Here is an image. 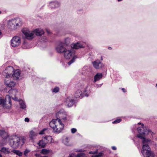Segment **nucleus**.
Listing matches in <instances>:
<instances>
[{"label": "nucleus", "instance_id": "f257e3e1", "mask_svg": "<svg viewBox=\"0 0 157 157\" xmlns=\"http://www.w3.org/2000/svg\"><path fill=\"white\" fill-rule=\"evenodd\" d=\"M137 137L143 140V145L141 152L144 157H155L154 153L151 151L149 146L151 140L141 136V135H138Z\"/></svg>", "mask_w": 157, "mask_h": 157}, {"label": "nucleus", "instance_id": "f03ea898", "mask_svg": "<svg viewBox=\"0 0 157 157\" xmlns=\"http://www.w3.org/2000/svg\"><path fill=\"white\" fill-rule=\"evenodd\" d=\"M60 119H53L50 122L49 125L55 133H59L63 129L64 125Z\"/></svg>", "mask_w": 157, "mask_h": 157}, {"label": "nucleus", "instance_id": "7ed1b4c3", "mask_svg": "<svg viewBox=\"0 0 157 157\" xmlns=\"http://www.w3.org/2000/svg\"><path fill=\"white\" fill-rule=\"evenodd\" d=\"M90 93V89L87 85L81 86L75 92L74 96L76 98H82L84 96H88Z\"/></svg>", "mask_w": 157, "mask_h": 157}, {"label": "nucleus", "instance_id": "20e7f679", "mask_svg": "<svg viewBox=\"0 0 157 157\" xmlns=\"http://www.w3.org/2000/svg\"><path fill=\"white\" fill-rule=\"evenodd\" d=\"M56 117L57 119H60L62 123L65 124L71 120V116L68 114L63 109H61L56 113Z\"/></svg>", "mask_w": 157, "mask_h": 157}, {"label": "nucleus", "instance_id": "39448f33", "mask_svg": "<svg viewBox=\"0 0 157 157\" xmlns=\"http://www.w3.org/2000/svg\"><path fill=\"white\" fill-rule=\"evenodd\" d=\"M22 22L20 18H16L10 20L8 21V27L11 30H14L21 25Z\"/></svg>", "mask_w": 157, "mask_h": 157}, {"label": "nucleus", "instance_id": "423d86ee", "mask_svg": "<svg viewBox=\"0 0 157 157\" xmlns=\"http://www.w3.org/2000/svg\"><path fill=\"white\" fill-rule=\"evenodd\" d=\"M25 139L24 137H16L10 140V144L12 147L14 148L17 147L19 146H22L25 143Z\"/></svg>", "mask_w": 157, "mask_h": 157}, {"label": "nucleus", "instance_id": "0eeeda50", "mask_svg": "<svg viewBox=\"0 0 157 157\" xmlns=\"http://www.w3.org/2000/svg\"><path fill=\"white\" fill-rule=\"evenodd\" d=\"M138 124L139 125L141 124L142 127L137 128V131L138 133L140 134L139 135H141V136H142L143 135H148L149 133H151L152 135L153 133L150 130L144 128L143 127L144 126L143 124H141V123L139 122L138 123Z\"/></svg>", "mask_w": 157, "mask_h": 157}, {"label": "nucleus", "instance_id": "6e6552de", "mask_svg": "<svg viewBox=\"0 0 157 157\" xmlns=\"http://www.w3.org/2000/svg\"><path fill=\"white\" fill-rule=\"evenodd\" d=\"M14 69L13 67L8 66L2 72V75L5 78H9L11 77Z\"/></svg>", "mask_w": 157, "mask_h": 157}, {"label": "nucleus", "instance_id": "1a4fd4ad", "mask_svg": "<svg viewBox=\"0 0 157 157\" xmlns=\"http://www.w3.org/2000/svg\"><path fill=\"white\" fill-rule=\"evenodd\" d=\"M22 32L27 39L31 40L33 38L34 34L33 31H30L27 29L25 28L22 29Z\"/></svg>", "mask_w": 157, "mask_h": 157}, {"label": "nucleus", "instance_id": "9d476101", "mask_svg": "<svg viewBox=\"0 0 157 157\" xmlns=\"http://www.w3.org/2000/svg\"><path fill=\"white\" fill-rule=\"evenodd\" d=\"M21 43V38L17 36L13 37L11 40V46L13 47H18Z\"/></svg>", "mask_w": 157, "mask_h": 157}, {"label": "nucleus", "instance_id": "9b49d317", "mask_svg": "<svg viewBox=\"0 0 157 157\" xmlns=\"http://www.w3.org/2000/svg\"><path fill=\"white\" fill-rule=\"evenodd\" d=\"M64 52V57L67 59H69L71 57L76 56L75 55V51L73 49L67 50L66 49V50Z\"/></svg>", "mask_w": 157, "mask_h": 157}, {"label": "nucleus", "instance_id": "f8f14e48", "mask_svg": "<svg viewBox=\"0 0 157 157\" xmlns=\"http://www.w3.org/2000/svg\"><path fill=\"white\" fill-rule=\"evenodd\" d=\"M60 6V3L58 1L55 0L49 2L48 6L52 10H55L59 8Z\"/></svg>", "mask_w": 157, "mask_h": 157}, {"label": "nucleus", "instance_id": "ddd939ff", "mask_svg": "<svg viewBox=\"0 0 157 157\" xmlns=\"http://www.w3.org/2000/svg\"><path fill=\"white\" fill-rule=\"evenodd\" d=\"M91 71V69L89 66H85L80 71V73L83 75H87Z\"/></svg>", "mask_w": 157, "mask_h": 157}, {"label": "nucleus", "instance_id": "4468645a", "mask_svg": "<svg viewBox=\"0 0 157 157\" xmlns=\"http://www.w3.org/2000/svg\"><path fill=\"white\" fill-rule=\"evenodd\" d=\"M94 67L96 69H100L104 66V64L99 60L97 59L92 62Z\"/></svg>", "mask_w": 157, "mask_h": 157}, {"label": "nucleus", "instance_id": "2eb2a0df", "mask_svg": "<svg viewBox=\"0 0 157 157\" xmlns=\"http://www.w3.org/2000/svg\"><path fill=\"white\" fill-rule=\"evenodd\" d=\"M0 151L5 155H12V149L9 147H2L0 150Z\"/></svg>", "mask_w": 157, "mask_h": 157}, {"label": "nucleus", "instance_id": "dca6fc26", "mask_svg": "<svg viewBox=\"0 0 157 157\" xmlns=\"http://www.w3.org/2000/svg\"><path fill=\"white\" fill-rule=\"evenodd\" d=\"M63 42H60L56 48V49L57 52L59 53L63 52L66 50V48L63 46Z\"/></svg>", "mask_w": 157, "mask_h": 157}, {"label": "nucleus", "instance_id": "f3484780", "mask_svg": "<svg viewBox=\"0 0 157 157\" xmlns=\"http://www.w3.org/2000/svg\"><path fill=\"white\" fill-rule=\"evenodd\" d=\"M8 78H6L5 80V83L6 86L12 88L14 86L16 83L14 81H11L10 80H8Z\"/></svg>", "mask_w": 157, "mask_h": 157}, {"label": "nucleus", "instance_id": "a211bd4d", "mask_svg": "<svg viewBox=\"0 0 157 157\" xmlns=\"http://www.w3.org/2000/svg\"><path fill=\"white\" fill-rule=\"evenodd\" d=\"M21 74L20 71L18 69L15 70L14 73L11 75V77H13V78L15 80H17L19 78Z\"/></svg>", "mask_w": 157, "mask_h": 157}, {"label": "nucleus", "instance_id": "6ab92c4d", "mask_svg": "<svg viewBox=\"0 0 157 157\" xmlns=\"http://www.w3.org/2000/svg\"><path fill=\"white\" fill-rule=\"evenodd\" d=\"M66 102L68 107H71L72 106L74 103V100L69 98H67L66 99Z\"/></svg>", "mask_w": 157, "mask_h": 157}, {"label": "nucleus", "instance_id": "aec40b11", "mask_svg": "<svg viewBox=\"0 0 157 157\" xmlns=\"http://www.w3.org/2000/svg\"><path fill=\"white\" fill-rule=\"evenodd\" d=\"M34 33H35L37 36H41L44 33V32L42 29H36L33 31Z\"/></svg>", "mask_w": 157, "mask_h": 157}, {"label": "nucleus", "instance_id": "412c9836", "mask_svg": "<svg viewBox=\"0 0 157 157\" xmlns=\"http://www.w3.org/2000/svg\"><path fill=\"white\" fill-rule=\"evenodd\" d=\"M71 47L74 49H78L81 48H83V46L79 42H77L76 43L72 44Z\"/></svg>", "mask_w": 157, "mask_h": 157}, {"label": "nucleus", "instance_id": "4be33fe9", "mask_svg": "<svg viewBox=\"0 0 157 157\" xmlns=\"http://www.w3.org/2000/svg\"><path fill=\"white\" fill-rule=\"evenodd\" d=\"M102 77V75L101 73H97L94 76V82H95L99 80Z\"/></svg>", "mask_w": 157, "mask_h": 157}, {"label": "nucleus", "instance_id": "5701e85b", "mask_svg": "<svg viewBox=\"0 0 157 157\" xmlns=\"http://www.w3.org/2000/svg\"><path fill=\"white\" fill-rule=\"evenodd\" d=\"M2 95L0 94V105H2L3 107H6L7 108H9V107L6 106V101L3 98Z\"/></svg>", "mask_w": 157, "mask_h": 157}, {"label": "nucleus", "instance_id": "b1692460", "mask_svg": "<svg viewBox=\"0 0 157 157\" xmlns=\"http://www.w3.org/2000/svg\"><path fill=\"white\" fill-rule=\"evenodd\" d=\"M44 139L47 144L50 143L52 140V137L50 136H45L44 137Z\"/></svg>", "mask_w": 157, "mask_h": 157}, {"label": "nucleus", "instance_id": "393cba45", "mask_svg": "<svg viewBox=\"0 0 157 157\" xmlns=\"http://www.w3.org/2000/svg\"><path fill=\"white\" fill-rule=\"evenodd\" d=\"M19 102L20 105V108L22 109H25L26 106L25 102L22 100H19Z\"/></svg>", "mask_w": 157, "mask_h": 157}, {"label": "nucleus", "instance_id": "a878e982", "mask_svg": "<svg viewBox=\"0 0 157 157\" xmlns=\"http://www.w3.org/2000/svg\"><path fill=\"white\" fill-rule=\"evenodd\" d=\"M37 135L36 133L33 131H31L30 132L29 137L32 140L34 139Z\"/></svg>", "mask_w": 157, "mask_h": 157}, {"label": "nucleus", "instance_id": "bb28decb", "mask_svg": "<svg viewBox=\"0 0 157 157\" xmlns=\"http://www.w3.org/2000/svg\"><path fill=\"white\" fill-rule=\"evenodd\" d=\"M47 143L45 142L44 140L43 139L42 140L39 141L38 143V144L40 146H41V147H44L46 145Z\"/></svg>", "mask_w": 157, "mask_h": 157}, {"label": "nucleus", "instance_id": "cd10ccee", "mask_svg": "<svg viewBox=\"0 0 157 157\" xmlns=\"http://www.w3.org/2000/svg\"><path fill=\"white\" fill-rule=\"evenodd\" d=\"M71 39L69 37H67L64 39V41L63 43V44L66 45H68L71 43Z\"/></svg>", "mask_w": 157, "mask_h": 157}, {"label": "nucleus", "instance_id": "c85d7f7f", "mask_svg": "<svg viewBox=\"0 0 157 157\" xmlns=\"http://www.w3.org/2000/svg\"><path fill=\"white\" fill-rule=\"evenodd\" d=\"M12 153L16 154L19 156H21L23 154L22 152L19 150L14 149H12Z\"/></svg>", "mask_w": 157, "mask_h": 157}, {"label": "nucleus", "instance_id": "c756f323", "mask_svg": "<svg viewBox=\"0 0 157 157\" xmlns=\"http://www.w3.org/2000/svg\"><path fill=\"white\" fill-rule=\"evenodd\" d=\"M77 58V57L76 56H74L73 57L72 59L70 61L68 62V65L69 66L72 63H73L75 61V59Z\"/></svg>", "mask_w": 157, "mask_h": 157}, {"label": "nucleus", "instance_id": "7c9ffc66", "mask_svg": "<svg viewBox=\"0 0 157 157\" xmlns=\"http://www.w3.org/2000/svg\"><path fill=\"white\" fill-rule=\"evenodd\" d=\"M103 154V151H101V152H99L98 154L92 155L91 156V157H101L102 156Z\"/></svg>", "mask_w": 157, "mask_h": 157}, {"label": "nucleus", "instance_id": "2f4dec72", "mask_svg": "<svg viewBox=\"0 0 157 157\" xmlns=\"http://www.w3.org/2000/svg\"><path fill=\"white\" fill-rule=\"evenodd\" d=\"M63 142L66 145L69 146L70 145V144L69 143V140L67 138H66L64 139Z\"/></svg>", "mask_w": 157, "mask_h": 157}, {"label": "nucleus", "instance_id": "473e14b6", "mask_svg": "<svg viewBox=\"0 0 157 157\" xmlns=\"http://www.w3.org/2000/svg\"><path fill=\"white\" fill-rule=\"evenodd\" d=\"M59 89L58 87H56L52 89V91L53 93H56L59 92Z\"/></svg>", "mask_w": 157, "mask_h": 157}, {"label": "nucleus", "instance_id": "72a5a7b5", "mask_svg": "<svg viewBox=\"0 0 157 157\" xmlns=\"http://www.w3.org/2000/svg\"><path fill=\"white\" fill-rule=\"evenodd\" d=\"M49 152V151L45 149H42L41 151V153L44 154H48Z\"/></svg>", "mask_w": 157, "mask_h": 157}, {"label": "nucleus", "instance_id": "f704fd0d", "mask_svg": "<svg viewBox=\"0 0 157 157\" xmlns=\"http://www.w3.org/2000/svg\"><path fill=\"white\" fill-rule=\"evenodd\" d=\"M8 98L9 104L10 105V107L11 105V101L10 96L9 95H6V98Z\"/></svg>", "mask_w": 157, "mask_h": 157}, {"label": "nucleus", "instance_id": "c9c22d12", "mask_svg": "<svg viewBox=\"0 0 157 157\" xmlns=\"http://www.w3.org/2000/svg\"><path fill=\"white\" fill-rule=\"evenodd\" d=\"M85 155V154L83 153H78L77 155H76L75 154V156H76V157H83Z\"/></svg>", "mask_w": 157, "mask_h": 157}, {"label": "nucleus", "instance_id": "e433bc0d", "mask_svg": "<svg viewBox=\"0 0 157 157\" xmlns=\"http://www.w3.org/2000/svg\"><path fill=\"white\" fill-rule=\"evenodd\" d=\"M30 151L29 150L27 149H26L24 151V154L25 156H27V155L28 153Z\"/></svg>", "mask_w": 157, "mask_h": 157}, {"label": "nucleus", "instance_id": "4c0bfd02", "mask_svg": "<svg viewBox=\"0 0 157 157\" xmlns=\"http://www.w3.org/2000/svg\"><path fill=\"white\" fill-rule=\"evenodd\" d=\"M47 128H44L42 130L40 131L39 133V134L40 135H43L45 133V132L47 130Z\"/></svg>", "mask_w": 157, "mask_h": 157}, {"label": "nucleus", "instance_id": "58836bf2", "mask_svg": "<svg viewBox=\"0 0 157 157\" xmlns=\"http://www.w3.org/2000/svg\"><path fill=\"white\" fill-rule=\"evenodd\" d=\"M5 132L4 130H0V136L3 137V136L5 134Z\"/></svg>", "mask_w": 157, "mask_h": 157}, {"label": "nucleus", "instance_id": "ea45409f", "mask_svg": "<svg viewBox=\"0 0 157 157\" xmlns=\"http://www.w3.org/2000/svg\"><path fill=\"white\" fill-rule=\"evenodd\" d=\"M121 121V119H117L114 121L113 122V124H117L120 122Z\"/></svg>", "mask_w": 157, "mask_h": 157}, {"label": "nucleus", "instance_id": "a19ab883", "mask_svg": "<svg viewBox=\"0 0 157 157\" xmlns=\"http://www.w3.org/2000/svg\"><path fill=\"white\" fill-rule=\"evenodd\" d=\"M98 151V149H97L95 151H91L89 152L90 154H95L97 153Z\"/></svg>", "mask_w": 157, "mask_h": 157}, {"label": "nucleus", "instance_id": "79ce46f5", "mask_svg": "<svg viewBox=\"0 0 157 157\" xmlns=\"http://www.w3.org/2000/svg\"><path fill=\"white\" fill-rule=\"evenodd\" d=\"M17 92V90L16 89H13L12 90H10L9 91V93H10L12 92L13 93H15L16 92Z\"/></svg>", "mask_w": 157, "mask_h": 157}, {"label": "nucleus", "instance_id": "37998d69", "mask_svg": "<svg viewBox=\"0 0 157 157\" xmlns=\"http://www.w3.org/2000/svg\"><path fill=\"white\" fill-rule=\"evenodd\" d=\"M71 133L73 134H74L76 132L77 129L75 128H73L71 129Z\"/></svg>", "mask_w": 157, "mask_h": 157}, {"label": "nucleus", "instance_id": "c03bdc74", "mask_svg": "<svg viewBox=\"0 0 157 157\" xmlns=\"http://www.w3.org/2000/svg\"><path fill=\"white\" fill-rule=\"evenodd\" d=\"M35 155L36 157H41L40 154L36 153Z\"/></svg>", "mask_w": 157, "mask_h": 157}, {"label": "nucleus", "instance_id": "a18cd8bd", "mask_svg": "<svg viewBox=\"0 0 157 157\" xmlns=\"http://www.w3.org/2000/svg\"><path fill=\"white\" fill-rule=\"evenodd\" d=\"M29 119L28 118H25V122H29Z\"/></svg>", "mask_w": 157, "mask_h": 157}, {"label": "nucleus", "instance_id": "49530a36", "mask_svg": "<svg viewBox=\"0 0 157 157\" xmlns=\"http://www.w3.org/2000/svg\"><path fill=\"white\" fill-rule=\"evenodd\" d=\"M13 99L14 100L16 101H19V100H18L17 98H16V97H15L14 98H13Z\"/></svg>", "mask_w": 157, "mask_h": 157}, {"label": "nucleus", "instance_id": "de8ad7c7", "mask_svg": "<svg viewBox=\"0 0 157 157\" xmlns=\"http://www.w3.org/2000/svg\"><path fill=\"white\" fill-rule=\"evenodd\" d=\"M112 149H113V150H115L117 149L116 147L115 146H112Z\"/></svg>", "mask_w": 157, "mask_h": 157}, {"label": "nucleus", "instance_id": "09e8293b", "mask_svg": "<svg viewBox=\"0 0 157 157\" xmlns=\"http://www.w3.org/2000/svg\"><path fill=\"white\" fill-rule=\"evenodd\" d=\"M123 91L124 92V93H125L126 92V90L124 88H123L122 89Z\"/></svg>", "mask_w": 157, "mask_h": 157}, {"label": "nucleus", "instance_id": "8fccbe9b", "mask_svg": "<svg viewBox=\"0 0 157 157\" xmlns=\"http://www.w3.org/2000/svg\"><path fill=\"white\" fill-rule=\"evenodd\" d=\"M43 39H44V40H43L45 42H47V39L45 37L44 38H43Z\"/></svg>", "mask_w": 157, "mask_h": 157}, {"label": "nucleus", "instance_id": "3c124183", "mask_svg": "<svg viewBox=\"0 0 157 157\" xmlns=\"http://www.w3.org/2000/svg\"><path fill=\"white\" fill-rule=\"evenodd\" d=\"M96 87H100L101 86V85H96V86H95Z\"/></svg>", "mask_w": 157, "mask_h": 157}, {"label": "nucleus", "instance_id": "603ef678", "mask_svg": "<svg viewBox=\"0 0 157 157\" xmlns=\"http://www.w3.org/2000/svg\"><path fill=\"white\" fill-rule=\"evenodd\" d=\"M109 49H112V48L111 47H109L108 48Z\"/></svg>", "mask_w": 157, "mask_h": 157}, {"label": "nucleus", "instance_id": "864d4df0", "mask_svg": "<svg viewBox=\"0 0 157 157\" xmlns=\"http://www.w3.org/2000/svg\"><path fill=\"white\" fill-rule=\"evenodd\" d=\"M46 31H47V32L48 33H50V32H49V31L47 30H46Z\"/></svg>", "mask_w": 157, "mask_h": 157}, {"label": "nucleus", "instance_id": "5fc2aeb1", "mask_svg": "<svg viewBox=\"0 0 157 157\" xmlns=\"http://www.w3.org/2000/svg\"><path fill=\"white\" fill-rule=\"evenodd\" d=\"M101 60H103V58H102V57L101 56Z\"/></svg>", "mask_w": 157, "mask_h": 157}, {"label": "nucleus", "instance_id": "6e6d98bb", "mask_svg": "<svg viewBox=\"0 0 157 157\" xmlns=\"http://www.w3.org/2000/svg\"><path fill=\"white\" fill-rule=\"evenodd\" d=\"M122 0H117V1H118V2H120L121 1H122Z\"/></svg>", "mask_w": 157, "mask_h": 157}, {"label": "nucleus", "instance_id": "4d7b16f0", "mask_svg": "<svg viewBox=\"0 0 157 157\" xmlns=\"http://www.w3.org/2000/svg\"><path fill=\"white\" fill-rule=\"evenodd\" d=\"M2 13V12L1 11H0V14H1Z\"/></svg>", "mask_w": 157, "mask_h": 157}, {"label": "nucleus", "instance_id": "13d9d810", "mask_svg": "<svg viewBox=\"0 0 157 157\" xmlns=\"http://www.w3.org/2000/svg\"><path fill=\"white\" fill-rule=\"evenodd\" d=\"M2 34V32L0 31V35H1Z\"/></svg>", "mask_w": 157, "mask_h": 157}, {"label": "nucleus", "instance_id": "bf43d9fd", "mask_svg": "<svg viewBox=\"0 0 157 157\" xmlns=\"http://www.w3.org/2000/svg\"><path fill=\"white\" fill-rule=\"evenodd\" d=\"M41 157H47V156H44Z\"/></svg>", "mask_w": 157, "mask_h": 157}, {"label": "nucleus", "instance_id": "052dcab7", "mask_svg": "<svg viewBox=\"0 0 157 157\" xmlns=\"http://www.w3.org/2000/svg\"><path fill=\"white\" fill-rule=\"evenodd\" d=\"M156 86L157 87V84H156Z\"/></svg>", "mask_w": 157, "mask_h": 157}]
</instances>
